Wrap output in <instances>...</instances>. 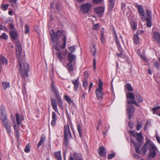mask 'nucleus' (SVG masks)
Masks as SVG:
<instances>
[{"label":"nucleus","instance_id":"44","mask_svg":"<svg viewBox=\"0 0 160 160\" xmlns=\"http://www.w3.org/2000/svg\"><path fill=\"white\" fill-rule=\"evenodd\" d=\"M0 38H3L4 39L6 40L8 38L7 35L5 33H3L0 37Z\"/></svg>","mask_w":160,"mask_h":160},{"label":"nucleus","instance_id":"48","mask_svg":"<svg viewBox=\"0 0 160 160\" xmlns=\"http://www.w3.org/2000/svg\"><path fill=\"white\" fill-rule=\"evenodd\" d=\"M118 50L120 52V53H117V55L118 57H122V55L123 54V51H122V48H121V50Z\"/></svg>","mask_w":160,"mask_h":160},{"label":"nucleus","instance_id":"61","mask_svg":"<svg viewBox=\"0 0 160 160\" xmlns=\"http://www.w3.org/2000/svg\"><path fill=\"white\" fill-rule=\"evenodd\" d=\"M93 67L94 70L96 68V58H94L93 59Z\"/></svg>","mask_w":160,"mask_h":160},{"label":"nucleus","instance_id":"45","mask_svg":"<svg viewBox=\"0 0 160 160\" xmlns=\"http://www.w3.org/2000/svg\"><path fill=\"white\" fill-rule=\"evenodd\" d=\"M30 151V148L29 145L28 144H27L24 149V151L27 153H28Z\"/></svg>","mask_w":160,"mask_h":160},{"label":"nucleus","instance_id":"64","mask_svg":"<svg viewBox=\"0 0 160 160\" xmlns=\"http://www.w3.org/2000/svg\"><path fill=\"white\" fill-rule=\"evenodd\" d=\"M143 31L142 30H140V31H137L136 34H137L139 35V34H141L143 33Z\"/></svg>","mask_w":160,"mask_h":160},{"label":"nucleus","instance_id":"19","mask_svg":"<svg viewBox=\"0 0 160 160\" xmlns=\"http://www.w3.org/2000/svg\"><path fill=\"white\" fill-rule=\"evenodd\" d=\"M8 63V61L6 58L1 55H0V64L6 65Z\"/></svg>","mask_w":160,"mask_h":160},{"label":"nucleus","instance_id":"52","mask_svg":"<svg viewBox=\"0 0 160 160\" xmlns=\"http://www.w3.org/2000/svg\"><path fill=\"white\" fill-rule=\"evenodd\" d=\"M88 85V83L87 80H85L83 81V87L84 88L86 87Z\"/></svg>","mask_w":160,"mask_h":160},{"label":"nucleus","instance_id":"34","mask_svg":"<svg viewBox=\"0 0 160 160\" xmlns=\"http://www.w3.org/2000/svg\"><path fill=\"white\" fill-rule=\"evenodd\" d=\"M133 40L134 43L136 44H138L139 42V38L138 35L135 34L133 36Z\"/></svg>","mask_w":160,"mask_h":160},{"label":"nucleus","instance_id":"24","mask_svg":"<svg viewBox=\"0 0 160 160\" xmlns=\"http://www.w3.org/2000/svg\"><path fill=\"white\" fill-rule=\"evenodd\" d=\"M55 100L52 98L51 99V104L53 109L56 112H58V109L55 102Z\"/></svg>","mask_w":160,"mask_h":160},{"label":"nucleus","instance_id":"37","mask_svg":"<svg viewBox=\"0 0 160 160\" xmlns=\"http://www.w3.org/2000/svg\"><path fill=\"white\" fill-rule=\"evenodd\" d=\"M151 13H152V12L150 11L147 10H146V15L147 16V17L146 18L151 19H152Z\"/></svg>","mask_w":160,"mask_h":160},{"label":"nucleus","instance_id":"18","mask_svg":"<svg viewBox=\"0 0 160 160\" xmlns=\"http://www.w3.org/2000/svg\"><path fill=\"white\" fill-rule=\"evenodd\" d=\"M10 35L12 38L14 40L17 39L18 37V35L17 31H12L10 32Z\"/></svg>","mask_w":160,"mask_h":160},{"label":"nucleus","instance_id":"22","mask_svg":"<svg viewBox=\"0 0 160 160\" xmlns=\"http://www.w3.org/2000/svg\"><path fill=\"white\" fill-rule=\"evenodd\" d=\"M51 7L53 9L58 10L59 9V4L58 2H54L51 4Z\"/></svg>","mask_w":160,"mask_h":160},{"label":"nucleus","instance_id":"6","mask_svg":"<svg viewBox=\"0 0 160 160\" xmlns=\"http://www.w3.org/2000/svg\"><path fill=\"white\" fill-rule=\"evenodd\" d=\"M52 92L55 93L56 95L58 106L60 108H62V102L60 96L58 93V90L55 87L53 86V82L52 83Z\"/></svg>","mask_w":160,"mask_h":160},{"label":"nucleus","instance_id":"43","mask_svg":"<svg viewBox=\"0 0 160 160\" xmlns=\"http://www.w3.org/2000/svg\"><path fill=\"white\" fill-rule=\"evenodd\" d=\"M115 42L116 45L117 46L118 50H120L121 48H122L121 45L119 42V40L118 39H115Z\"/></svg>","mask_w":160,"mask_h":160},{"label":"nucleus","instance_id":"12","mask_svg":"<svg viewBox=\"0 0 160 160\" xmlns=\"http://www.w3.org/2000/svg\"><path fill=\"white\" fill-rule=\"evenodd\" d=\"M4 128L6 129V131L9 136H10V133L12 132L11 126L8 121L2 123Z\"/></svg>","mask_w":160,"mask_h":160},{"label":"nucleus","instance_id":"23","mask_svg":"<svg viewBox=\"0 0 160 160\" xmlns=\"http://www.w3.org/2000/svg\"><path fill=\"white\" fill-rule=\"evenodd\" d=\"M153 113L158 115L160 116V106L156 107L152 109Z\"/></svg>","mask_w":160,"mask_h":160},{"label":"nucleus","instance_id":"36","mask_svg":"<svg viewBox=\"0 0 160 160\" xmlns=\"http://www.w3.org/2000/svg\"><path fill=\"white\" fill-rule=\"evenodd\" d=\"M65 99L68 103L71 104L72 102V101L68 95L64 96Z\"/></svg>","mask_w":160,"mask_h":160},{"label":"nucleus","instance_id":"7","mask_svg":"<svg viewBox=\"0 0 160 160\" xmlns=\"http://www.w3.org/2000/svg\"><path fill=\"white\" fill-rule=\"evenodd\" d=\"M126 97L127 99H130L127 101L128 104H133L137 106H139L138 104L135 100V97L134 94L132 92H128L126 94Z\"/></svg>","mask_w":160,"mask_h":160},{"label":"nucleus","instance_id":"42","mask_svg":"<svg viewBox=\"0 0 160 160\" xmlns=\"http://www.w3.org/2000/svg\"><path fill=\"white\" fill-rule=\"evenodd\" d=\"M136 99L138 101L139 103L142 102L143 99L141 96L139 94H138L136 96Z\"/></svg>","mask_w":160,"mask_h":160},{"label":"nucleus","instance_id":"26","mask_svg":"<svg viewBox=\"0 0 160 160\" xmlns=\"http://www.w3.org/2000/svg\"><path fill=\"white\" fill-rule=\"evenodd\" d=\"M73 63L68 62L67 64V69L69 73L72 71L74 69L72 64Z\"/></svg>","mask_w":160,"mask_h":160},{"label":"nucleus","instance_id":"31","mask_svg":"<svg viewBox=\"0 0 160 160\" xmlns=\"http://www.w3.org/2000/svg\"><path fill=\"white\" fill-rule=\"evenodd\" d=\"M45 140V137L42 135L41 137L40 140L38 144L37 147H39L40 146L42 145L44 143Z\"/></svg>","mask_w":160,"mask_h":160},{"label":"nucleus","instance_id":"5","mask_svg":"<svg viewBox=\"0 0 160 160\" xmlns=\"http://www.w3.org/2000/svg\"><path fill=\"white\" fill-rule=\"evenodd\" d=\"M99 82L98 84V88H96L95 92L97 95V98L98 99H102V87L103 82L101 79L99 80Z\"/></svg>","mask_w":160,"mask_h":160},{"label":"nucleus","instance_id":"60","mask_svg":"<svg viewBox=\"0 0 160 160\" xmlns=\"http://www.w3.org/2000/svg\"><path fill=\"white\" fill-rule=\"evenodd\" d=\"M98 24H97L93 26L92 29L94 30H97L98 29Z\"/></svg>","mask_w":160,"mask_h":160},{"label":"nucleus","instance_id":"49","mask_svg":"<svg viewBox=\"0 0 160 160\" xmlns=\"http://www.w3.org/2000/svg\"><path fill=\"white\" fill-rule=\"evenodd\" d=\"M9 6V5L8 4H7L6 5H5V4H2L1 7L2 8L5 10L7 9L8 8Z\"/></svg>","mask_w":160,"mask_h":160},{"label":"nucleus","instance_id":"38","mask_svg":"<svg viewBox=\"0 0 160 160\" xmlns=\"http://www.w3.org/2000/svg\"><path fill=\"white\" fill-rule=\"evenodd\" d=\"M147 145L146 143L144 145H143L142 147V149L143 152V154L144 155L146 153L147 151Z\"/></svg>","mask_w":160,"mask_h":160},{"label":"nucleus","instance_id":"56","mask_svg":"<svg viewBox=\"0 0 160 160\" xmlns=\"http://www.w3.org/2000/svg\"><path fill=\"white\" fill-rule=\"evenodd\" d=\"M113 35L114 36V38L115 39H118L116 32L114 29H113Z\"/></svg>","mask_w":160,"mask_h":160},{"label":"nucleus","instance_id":"10","mask_svg":"<svg viewBox=\"0 0 160 160\" xmlns=\"http://www.w3.org/2000/svg\"><path fill=\"white\" fill-rule=\"evenodd\" d=\"M127 113L128 115V118L131 119L133 115L135 108L132 105L129 104L127 105Z\"/></svg>","mask_w":160,"mask_h":160},{"label":"nucleus","instance_id":"20","mask_svg":"<svg viewBox=\"0 0 160 160\" xmlns=\"http://www.w3.org/2000/svg\"><path fill=\"white\" fill-rule=\"evenodd\" d=\"M72 83L74 85V89H77L79 86V80L78 78L76 80H73L72 81Z\"/></svg>","mask_w":160,"mask_h":160},{"label":"nucleus","instance_id":"15","mask_svg":"<svg viewBox=\"0 0 160 160\" xmlns=\"http://www.w3.org/2000/svg\"><path fill=\"white\" fill-rule=\"evenodd\" d=\"M153 38L158 43L160 44V33L158 32H154L153 36Z\"/></svg>","mask_w":160,"mask_h":160},{"label":"nucleus","instance_id":"25","mask_svg":"<svg viewBox=\"0 0 160 160\" xmlns=\"http://www.w3.org/2000/svg\"><path fill=\"white\" fill-rule=\"evenodd\" d=\"M56 114L54 112L52 113V120L51 121V125L52 126H54L56 123Z\"/></svg>","mask_w":160,"mask_h":160},{"label":"nucleus","instance_id":"21","mask_svg":"<svg viewBox=\"0 0 160 160\" xmlns=\"http://www.w3.org/2000/svg\"><path fill=\"white\" fill-rule=\"evenodd\" d=\"M0 119L2 121V122H5L8 121L7 119V116L6 113H4L2 112H0Z\"/></svg>","mask_w":160,"mask_h":160},{"label":"nucleus","instance_id":"13","mask_svg":"<svg viewBox=\"0 0 160 160\" xmlns=\"http://www.w3.org/2000/svg\"><path fill=\"white\" fill-rule=\"evenodd\" d=\"M76 58V56L72 53H68V59L69 62L73 63V64L75 63Z\"/></svg>","mask_w":160,"mask_h":160},{"label":"nucleus","instance_id":"39","mask_svg":"<svg viewBox=\"0 0 160 160\" xmlns=\"http://www.w3.org/2000/svg\"><path fill=\"white\" fill-rule=\"evenodd\" d=\"M68 49V50L71 52L70 53H72L74 52L76 50L75 45H73L69 47Z\"/></svg>","mask_w":160,"mask_h":160},{"label":"nucleus","instance_id":"51","mask_svg":"<svg viewBox=\"0 0 160 160\" xmlns=\"http://www.w3.org/2000/svg\"><path fill=\"white\" fill-rule=\"evenodd\" d=\"M132 28L133 29H135L137 28V24L135 22H132L131 24Z\"/></svg>","mask_w":160,"mask_h":160},{"label":"nucleus","instance_id":"50","mask_svg":"<svg viewBox=\"0 0 160 160\" xmlns=\"http://www.w3.org/2000/svg\"><path fill=\"white\" fill-rule=\"evenodd\" d=\"M115 156V154L114 153H112L108 155V159L109 160L113 158Z\"/></svg>","mask_w":160,"mask_h":160},{"label":"nucleus","instance_id":"35","mask_svg":"<svg viewBox=\"0 0 160 160\" xmlns=\"http://www.w3.org/2000/svg\"><path fill=\"white\" fill-rule=\"evenodd\" d=\"M2 85L3 86L4 89H6L10 87L9 83L8 82H2Z\"/></svg>","mask_w":160,"mask_h":160},{"label":"nucleus","instance_id":"54","mask_svg":"<svg viewBox=\"0 0 160 160\" xmlns=\"http://www.w3.org/2000/svg\"><path fill=\"white\" fill-rule=\"evenodd\" d=\"M73 155L74 158L75 159H76L77 160H78V159H79V158H78V154L77 153H75V152L73 153Z\"/></svg>","mask_w":160,"mask_h":160},{"label":"nucleus","instance_id":"47","mask_svg":"<svg viewBox=\"0 0 160 160\" xmlns=\"http://www.w3.org/2000/svg\"><path fill=\"white\" fill-rule=\"evenodd\" d=\"M29 32V27L28 24L25 25V26L24 33H27Z\"/></svg>","mask_w":160,"mask_h":160},{"label":"nucleus","instance_id":"28","mask_svg":"<svg viewBox=\"0 0 160 160\" xmlns=\"http://www.w3.org/2000/svg\"><path fill=\"white\" fill-rule=\"evenodd\" d=\"M136 123V129L138 131H139L142 127V122L141 121L140 122L138 120H137Z\"/></svg>","mask_w":160,"mask_h":160},{"label":"nucleus","instance_id":"53","mask_svg":"<svg viewBox=\"0 0 160 160\" xmlns=\"http://www.w3.org/2000/svg\"><path fill=\"white\" fill-rule=\"evenodd\" d=\"M126 4L124 3H122L121 9L123 11H124L126 9Z\"/></svg>","mask_w":160,"mask_h":160},{"label":"nucleus","instance_id":"14","mask_svg":"<svg viewBox=\"0 0 160 160\" xmlns=\"http://www.w3.org/2000/svg\"><path fill=\"white\" fill-rule=\"evenodd\" d=\"M135 7L137 8L138 12L140 16H144L145 15V12L143 8L141 5L136 4Z\"/></svg>","mask_w":160,"mask_h":160},{"label":"nucleus","instance_id":"8","mask_svg":"<svg viewBox=\"0 0 160 160\" xmlns=\"http://www.w3.org/2000/svg\"><path fill=\"white\" fill-rule=\"evenodd\" d=\"M149 155L150 158H153L156 155V151L157 150V148L155 145L153 144L149 143Z\"/></svg>","mask_w":160,"mask_h":160},{"label":"nucleus","instance_id":"41","mask_svg":"<svg viewBox=\"0 0 160 160\" xmlns=\"http://www.w3.org/2000/svg\"><path fill=\"white\" fill-rule=\"evenodd\" d=\"M151 19L148 18H146V20L147 21V26L148 27H151L152 26V24L151 22Z\"/></svg>","mask_w":160,"mask_h":160},{"label":"nucleus","instance_id":"4","mask_svg":"<svg viewBox=\"0 0 160 160\" xmlns=\"http://www.w3.org/2000/svg\"><path fill=\"white\" fill-rule=\"evenodd\" d=\"M71 134L70 132L69 126L68 124L64 126V137L63 145L67 146L68 144V137H71Z\"/></svg>","mask_w":160,"mask_h":160},{"label":"nucleus","instance_id":"62","mask_svg":"<svg viewBox=\"0 0 160 160\" xmlns=\"http://www.w3.org/2000/svg\"><path fill=\"white\" fill-rule=\"evenodd\" d=\"M84 75L85 78H87L88 77V72L87 71H85L84 72Z\"/></svg>","mask_w":160,"mask_h":160},{"label":"nucleus","instance_id":"16","mask_svg":"<svg viewBox=\"0 0 160 160\" xmlns=\"http://www.w3.org/2000/svg\"><path fill=\"white\" fill-rule=\"evenodd\" d=\"M99 155L101 157L106 156L107 153L106 150L103 146L101 147L98 150Z\"/></svg>","mask_w":160,"mask_h":160},{"label":"nucleus","instance_id":"40","mask_svg":"<svg viewBox=\"0 0 160 160\" xmlns=\"http://www.w3.org/2000/svg\"><path fill=\"white\" fill-rule=\"evenodd\" d=\"M77 128L80 137L81 138L82 136V130L81 126L80 124H78L77 126Z\"/></svg>","mask_w":160,"mask_h":160},{"label":"nucleus","instance_id":"33","mask_svg":"<svg viewBox=\"0 0 160 160\" xmlns=\"http://www.w3.org/2000/svg\"><path fill=\"white\" fill-rule=\"evenodd\" d=\"M54 155L58 160H62L60 151L55 152L54 153Z\"/></svg>","mask_w":160,"mask_h":160},{"label":"nucleus","instance_id":"63","mask_svg":"<svg viewBox=\"0 0 160 160\" xmlns=\"http://www.w3.org/2000/svg\"><path fill=\"white\" fill-rule=\"evenodd\" d=\"M156 137L157 141L158 143L160 144V137L158 135H156Z\"/></svg>","mask_w":160,"mask_h":160},{"label":"nucleus","instance_id":"2","mask_svg":"<svg viewBox=\"0 0 160 160\" xmlns=\"http://www.w3.org/2000/svg\"><path fill=\"white\" fill-rule=\"evenodd\" d=\"M16 57L18 59L19 66V72L22 78L28 77V72L29 71V65L24 60H22L21 58L22 49L21 45L19 42H16Z\"/></svg>","mask_w":160,"mask_h":160},{"label":"nucleus","instance_id":"1","mask_svg":"<svg viewBox=\"0 0 160 160\" xmlns=\"http://www.w3.org/2000/svg\"><path fill=\"white\" fill-rule=\"evenodd\" d=\"M50 33L52 43L53 44L55 43L53 46L52 48L57 51L56 53V55L60 62H62L64 59L63 56H65L67 52L66 50H63L61 52L60 49V39L61 36L62 37V40L63 43L60 46V48L61 49H63L66 47L67 38L65 35L64 32L62 30H58L57 32L55 33L54 30H52Z\"/></svg>","mask_w":160,"mask_h":160},{"label":"nucleus","instance_id":"9","mask_svg":"<svg viewBox=\"0 0 160 160\" xmlns=\"http://www.w3.org/2000/svg\"><path fill=\"white\" fill-rule=\"evenodd\" d=\"M129 132L132 136L135 138L139 142V143H140V142L143 139V136L141 132L139 133L136 132L135 131H129Z\"/></svg>","mask_w":160,"mask_h":160},{"label":"nucleus","instance_id":"46","mask_svg":"<svg viewBox=\"0 0 160 160\" xmlns=\"http://www.w3.org/2000/svg\"><path fill=\"white\" fill-rule=\"evenodd\" d=\"M100 39L102 43H103L105 42V38L103 35V32H102L101 34V36L100 37Z\"/></svg>","mask_w":160,"mask_h":160},{"label":"nucleus","instance_id":"17","mask_svg":"<svg viewBox=\"0 0 160 160\" xmlns=\"http://www.w3.org/2000/svg\"><path fill=\"white\" fill-rule=\"evenodd\" d=\"M104 10V8L102 7L95 8L94 10V11L98 14L99 15H102Z\"/></svg>","mask_w":160,"mask_h":160},{"label":"nucleus","instance_id":"29","mask_svg":"<svg viewBox=\"0 0 160 160\" xmlns=\"http://www.w3.org/2000/svg\"><path fill=\"white\" fill-rule=\"evenodd\" d=\"M91 51L92 52L93 56L94 57L96 54L97 50L95 45L93 43H92L91 46Z\"/></svg>","mask_w":160,"mask_h":160},{"label":"nucleus","instance_id":"11","mask_svg":"<svg viewBox=\"0 0 160 160\" xmlns=\"http://www.w3.org/2000/svg\"><path fill=\"white\" fill-rule=\"evenodd\" d=\"M92 5L89 3L82 4L80 7V9L84 13L88 12L91 8Z\"/></svg>","mask_w":160,"mask_h":160},{"label":"nucleus","instance_id":"58","mask_svg":"<svg viewBox=\"0 0 160 160\" xmlns=\"http://www.w3.org/2000/svg\"><path fill=\"white\" fill-rule=\"evenodd\" d=\"M102 0H93L94 3L96 4H98L102 1Z\"/></svg>","mask_w":160,"mask_h":160},{"label":"nucleus","instance_id":"57","mask_svg":"<svg viewBox=\"0 0 160 160\" xmlns=\"http://www.w3.org/2000/svg\"><path fill=\"white\" fill-rule=\"evenodd\" d=\"M154 66L156 67L158 69L159 68V64L158 62H155L154 63Z\"/></svg>","mask_w":160,"mask_h":160},{"label":"nucleus","instance_id":"55","mask_svg":"<svg viewBox=\"0 0 160 160\" xmlns=\"http://www.w3.org/2000/svg\"><path fill=\"white\" fill-rule=\"evenodd\" d=\"M113 35L114 36V38L115 39H118L116 32L114 29H113Z\"/></svg>","mask_w":160,"mask_h":160},{"label":"nucleus","instance_id":"59","mask_svg":"<svg viewBox=\"0 0 160 160\" xmlns=\"http://www.w3.org/2000/svg\"><path fill=\"white\" fill-rule=\"evenodd\" d=\"M133 124L130 122H128V126L131 129H132L133 128Z\"/></svg>","mask_w":160,"mask_h":160},{"label":"nucleus","instance_id":"27","mask_svg":"<svg viewBox=\"0 0 160 160\" xmlns=\"http://www.w3.org/2000/svg\"><path fill=\"white\" fill-rule=\"evenodd\" d=\"M142 144L141 143L136 144L135 145V149L136 152L138 154L141 153V152L139 150L140 148L141 147Z\"/></svg>","mask_w":160,"mask_h":160},{"label":"nucleus","instance_id":"30","mask_svg":"<svg viewBox=\"0 0 160 160\" xmlns=\"http://www.w3.org/2000/svg\"><path fill=\"white\" fill-rule=\"evenodd\" d=\"M125 88L129 91L132 92L133 90L131 85L129 83L126 84L125 85Z\"/></svg>","mask_w":160,"mask_h":160},{"label":"nucleus","instance_id":"3","mask_svg":"<svg viewBox=\"0 0 160 160\" xmlns=\"http://www.w3.org/2000/svg\"><path fill=\"white\" fill-rule=\"evenodd\" d=\"M16 121L17 123V125L14 124V129L17 138L18 140H19L20 135L18 128L20 124L21 123L22 121L24 120V118L22 116L20 115L19 113H17L16 114Z\"/></svg>","mask_w":160,"mask_h":160},{"label":"nucleus","instance_id":"32","mask_svg":"<svg viewBox=\"0 0 160 160\" xmlns=\"http://www.w3.org/2000/svg\"><path fill=\"white\" fill-rule=\"evenodd\" d=\"M109 9L111 10L113 8L114 4V0H109Z\"/></svg>","mask_w":160,"mask_h":160}]
</instances>
